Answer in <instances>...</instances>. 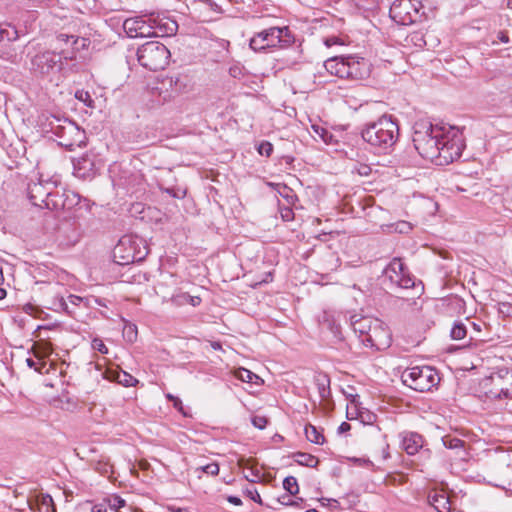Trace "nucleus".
Instances as JSON below:
<instances>
[{
	"label": "nucleus",
	"mask_w": 512,
	"mask_h": 512,
	"mask_svg": "<svg viewBox=\"0 0 512 512\" xmlns=\"http://www.w3.org/2000/svg\"><path fill=\"white\" fill-rule=\"evenodd\" d=\"M413 144L421 157L439 166L457 160L465 146L458 130L424 120L415 123Z\"/></svg>",
	"instance_id": "nucleus-1"
},
{
	"label": "nucleus",
	"mask_w": 512,
	"mask_h": 512,
	"mask_svg": "<svg viewBox=\"0 0 512 512\" xmlns=\"http://www.w3.org/2000/svg\"><path fill=\"white\" fill-rule=\"evenodd\" d=\"M361 137L375 153H388L399 137L397 120L391 115H382L376 121L363 125Z\"/></svg>",
	"instance_id": "nucleus-2"
},
{
	"label": "nucleus",
	"mask_w": 512,
	"mask_h": 512,
	"mask_svg": "<svg viewBox=\"0 0 512 512\" xmlns=\"http://www.w3.org/2000/svg\"><path fill=\"white\" fill-rule=\"evenodd\" d=\"M42 125L45 132L52 133L58 139L60 146L70 151L84 144L85 131L67 118L50 115Z\"/></svg>",
	"instance_id": "nucleus-3"
},
{
	"label": "nucleus",
	"mask_w": 512,
	"mask_h": 512,
	"mask_svg": "<svg viewBox=\"0 0 512 512\" xmlns=\"http://www.w3.org/2000/svg\"><path fill=\"white\" fill-rule=\"evenodd\" d=\"M351 325L355 333L362 338L366 346L382 349L390 345V334L384 323L377 318L368 316L351 317Z\"/></svg>",
	"instance_id": "nucleus-4"
},
{
	"label": "nucleus",
	"mask_w": 512,
	"mask_h": 512,
	"mask_svg": "<svg viewBox=\"0 0 512 512\" xmlns=\"http://www.w3.org/2000/svg\"><path fill=\"white\" fill-rule=\"evenodd\" d=\"M401 381L417 392H428L439 384L440 377L431 366H414L406 368L401 373Z\"/></svg>",
	"instance_id": "nucleus-5"
},
{
	"label": "nucleus",
	"mask_w": 512,
	"mask_h": 512,
	"mask_svg": "<svg viewBox=\"0 0 512 512\" xmlns=\"http://www.w3.org/2000/svg\"><path fill=\"white\" fill-rule=\"evenodd\" d=\"M139 63L148 70L164 69L168 64L170 52L167 47L158 41H149L137 50Z\"/></svg>",
	"instance_id": "nucleus-6"
},
{
	"label": "nucleus",
	"mask_w": 512,
	"mask_h": 512,
	"mask_svg": "<svg viewBox=\"0 0 512 512\" xmlns=\"http://www.w3.org/2000/svg\"><path fill=\"white\" fill-rule=\"evenodd\" d=\"M485 394L490 399L512 398V369L501 368L482 381Z\"/></svg>",
	"instance_id": "nucleus-7"
},
{
	"label": "nucleus",
	"mask_w": 512,
	"mask_h": 512,
	"mask_svg": "<svg viewBox=\"0 0 512 512\" xmlns=\"http://www.w3.org/2000/svg\"><path fill=\"white\" fill-rule=\"evenodd\" d=\"M142 244L143 241L140 238L123 236L114 248V258L119 259L117 262L121 265L139 262L147 255L146 247L141 248Z\"/></svg>",
	"instance_id": "nucleus-8"
},
{
	"label": "nucleus",
	"mask_w": 512,
	"mask_h": 512,
	"mask_svg": "<svg viewBox=\"0 0 512 512\" xmlns=\"http://www.w3.org/2000/svg\"><path fill=\"white\" fill-rule=\"evenodd\" d=\"M401 289H410L415 286V279L409 273L400 258H393L383 271V283Z\"/></svg>",
	"instance_id": "nucleus-9"
},
{
	"label": "nucleus",
	"mask_w": 512,
	"mask_h": 512,
	"mask_svg": "<svg viewBox=\"0 0 512 512\" xmlns=\"http://www.w3.org/2000/svg\"><path fill=\"white\" fill-rule=\"evenodd\" d=\"M422 8L418 0H395L390 7V17L401 25H409L417 20Z\"/></svg>",
	"instance_id": "nucleus-10"
},
{
	"label": "nucleus",
	"mask_w": 512,
	"mask_h": 512,
	"mask_svg": "<svg viewBox=\"0 0 512 512\" xmlns=\"http://www.w3.org/2000/svg\"><path fill=\"white\" fill-rule=\"evenodd\" d=\"M56 188V182L52 180H43L41 178L37 181L31 180L27 186V195L30 202L34 206L45 207L46 202L52 189Z\"/></svg>",
	"instance_id": "nucleus-11"
},
{
	"label": "nucleus",
	"mask_w": 512,
	"mask_h": 512,
	"mask_svg": "<svg viewBox=\"0 0 512 512\" xmlns=\"http://www.w3.org/2000/svg\"><path fill=\"white\" fill-rule=\"evenodd\" d=\"M123 29L130 38H144L158 35L157 31H155L152 19L149 18L146 20L144 17L140 16L126 19L123 22Z\"/></svg>",
	"instance_id": "nucleus-12"
},
{
	"label": "nucleus",
	"mask_w": 512,
	"mask_h": 512,
	"mask_svg": "<svg viewBox=\"0 0 512 512\" xmlns=\"http://www.w3.org/2000/svg\"><path fill=\"white\" fill-rule=\"evenodd\" d=\"M261 37L269 48L279 47L286 48L292 45L295 37L290 29L285 27H270L259 32Z\"/></svg>",
	"instance_id": "nucleus-13"
},
{
	"label": "nucleus",
	"mask_w": 512,
	"mask_h": 512,
	"mask_svg": "<svg viewBox=\"0 0 512 512\" xmlns=\"http://www.w3.org/2000/svg\"><path fill=\"white\" fill-rule=\"evenodd\" d=\"M61 59V55L52 51L39 53L32 59V70L43 75L49 74L55 69H60Z\"/></svg>",
	"instance_id": "nucleus-14"
},
{
	"label": "nucleus",
	"mask_w": 512,
	"mask_h": 512,
	"mask_svg": "<svg viewBox=\"0 0 512 512\" xmlns=\"http://www.w3.org/2000/svg\"><path fill=\"white\" fill-rule=\"evenodd\" d=\"M74 175L86 179L93 177L97 170L96 156L86 153L73 161Z\"/></svg>",
	"instance_id": "nucleus-15"
},
{
	"label": "nucleus",
	"mask_w": 512,
	"mask_h": 512,
	"mask_svg": "<svg viewBox=\"0 0 512 512\" xmlns=\"http://www.w3.org/2000/svg\"><path fill=\"white\" fill-rule=\"evenodd\" d=\"M370 74V64L364 58L347 56V79L362 80Z\"/></svg>",
	"instance_id": "nucleus-16"
},
{
	"label": "nucleus",
	"mask_w": 512,
	"mask_h": 512,
	"mask_svg": "<svg viewBox=\"0 0 512 512\" xmlns=\"http://www.w3.org/2000/svg\"><path fill=\"white\" fill-rule=\"evenodd\" d=\"M401 439L402 448L409 455H415L423 447V437L416 432H404Z\"/></svg>",
	"instance_id": "nucleus-17"
},
{
	"label": "nucleus",
	"mask_w": 512,
	"mask_h": 512,
	"mask_svg": "<svg viewBox=\"0 0 512 512\" xmlns=\"http://www.w3.org/2000/svg\"><path fill=\"white\" fill-rule=\"evenodd\" d=\"M324 67L332 75L347 79V56H336L324 62Z\"/></svg>",
	"instance_id": "nucleus-18"
},
{
	"label": "nucleus",
	"mask_w": 512,
	"mask_h": 512,
	"mask_svg": "<svg viewBox=\"0 0 512 512\" xmlns=\"http://www.w3.org/2000/svg\"><path fill=\"white\" fill-rule=\"evenodd\" d=\"M324 67L332 75L347 79V56H336L324 62Z\"/></svg>",
	"instance_id": "nucleus-19"
},
{
	"label": "nucleus",
	"mask_w": 512,
	"mask_h": 512,
	"mask_svg": "<svg viewBox=\"0 0 512 512\" xmlns=\"http://www.w3.org/2000/svg\"><path fill=\"white\" fill-rule=\"evenodd\" d=\"M163 86H168L171 89V93L179 94L185 92L188 88L187 76L181 74L171 75L166 77L162 81Z\"/></svg>",
	"instance_id": "nucleus-20"
},
{
	"label": "nucleus",
	"mask_w": 512,
	"mask_h": 512,
	"mask_svg": "<svg viewBox=\"0 0 512 512\" xmlns=\"http://www.w3.org/2000/svg\"><path fill=\"white\" fill-rule=\"evenodd\" d=\"M66 192V189L60 191L57 187L52 189L48 201L46 202V208L56 211L62 210L63 207H65Z\"/></svg>",
	"instance_id": "nucleus-21"
},
{
	"label": "nucleus",
	"mask_w": 512,
	"mask_h": 512,
	"mask_svg": "<svg viewBox=\"0 0 512 512\" xmlns=\"http://www.w3.org/2000/svg\"><path fill=\"white\" fill-rule=\"evenodd\" d=\"M107 373L108 379L125 387L135 386L138 383V380L135 377L122 370H110Z\"/></svg>",
	"instance_id": "nucleus-22"
},
{
	"label": "nucleus",
	"mask_w": 512,
	"mask_h": 512,
	"mask_svg": "<svg viewBox=\"0 0 512 512\" xmlns=\"http://www.w3.org/2000/svg\"><path fill=\"white\" fill-rule=\"evenodd\" d=\"M428 499L429 503L438 512H450V500L446 494L442 492H434L433 494H429Z\"/></svg>",
	"instance_id": "nucleus-23"
},
{
	"label": "nucleus",
	"mask_w": 512,
	"mask_h": 512,
	"mask_svg": "<svg viewBox=\"0 0 512 512\" xmlns=\"http://www.w3.org/2000/svg\"><path fill=\"white\" fill-rule=\"evenodd\" d=\"M152 23L155 26V31L158 33L157 36L174 35L178 29L177 23L171 20L165 22H162V20L159 22L152 20Z\"/></svg>",
	"instance_id": "nucleus-24"
},
{
	"label": "nucleus",
	"mask_w": 512,
	"mask_h": 512,
	"mask_svg": "<svg viewBox=\"0 0 512 512\" xmlns=\"http://www.w3.org/2000/svg\"><path fill=\"white\" fill-rule=\"evenodd\" d=\"M31 350L36 358L44 359L51 355L53 348L50 342L39 340L33 344Z\"/></svg>",
	"instance_id": "nucleus-25"
},
{
	"label": "nucleus",
	"mask_w": 512,
	"mask_h": 512,
	"mask_svg": "<svg viewBox=\"0 0 512 512\" xmlns=\"http://www.w3.org/2000/svg\"><path fill=\"white\" fill-rule=\"evenodd\" d=\"M255 463L256 461L253 458L241 457L238 459V466L240 468H249L251 470V475H246L245 478L252 483L257 482L260 478V471L254 468Z\"/></svg>",
	"instance_id": "nucleus-26"
},
{
	"label": "nucleus",
	"mask_w": 512,
	"mask_h": 512,
	"mask_svg": "<svg viewBox=\"0 0 512 512\" xmlns=\"http://www.w3.org/2000/svg\"><path fill=\"white\" fill-rule=\"evenodd\" d=\"M443 444L446 448L457 450L460 458H464L466 456V452L464 449L465 442L459 438L445 436L442 438Z\"/></svg>",
	"instance_id": "nucleus-27"
},
{
	"label": "nucleus",
	"mask_w": 512,
	"mask_h": 512,
	"mask_svg": "<svg viewBox=\"0 0 512 512\" xmlns=\"http://www.w3.org/2000/svg\"><path fill=\"white\" fill-rule=\"evenodd\" d=\"M293 458L299 465L310 468L316 467L319 463L317 457L305 452H296L293 454Z\"/></svg>",
	"instance_id": "nucleus-28"
},
{
	"label": "nucleus",
	"mask_w": 512,
	"mask_h": 512,
	"mask_svg": "<svg viewBox=\"0 0 512 512\" xmlns=\"http://www.w3.org/2000/svg\"><path fill=\"white\" fill-rule=\"evenodd\" d=\"M305 435H306V438L312 442V443H315V444H323L324 443V436L318 431V429L311 425V424H308L306 425L305 427Z\"/></svg>",
	"instance_id": "nucleus-29"
},
{
	"label": "nucleus",
	"mask_w": 512,
	"mask_h": 512,
	"mask_svg": "<svg viewBox=\"0 0 512 512\" xmlns=\"http://www.w3.org/2000/svg\"><path fill=\"white\" fill-rule=\"evenodd\" d=\"M80 203V196L78 193L67 190L65 195V207H63L62 211H71L73 208L78 206Z\"/></svg>",
	"instance_id": "nucleus-30"
},
{
	"label": "nucleus",
	"mask_w": 512,
	"mask_h": 512,
	"mask_svg": "<svg viewBox=\"0 0 512 512\" xmlns=\"http://www.w3.org/2000/svg\"><path fill=\"white\" fill-rule=\"evenodd\" d=\"M283 488L292 496H295L299 492V486L297 479L294 476H287L283 480Z\"/></svg>",
	"instance_id": "nucleus-31"
},
{
	"label": "nucleus",
	"mask_w": 512,
	"mask_h": 512,
	"mask_svg": "<svg viewBox=\"0 0 512 512\" xmlns=\"http://www.w3.org/2000/svg\"><path fill=\"white\" fill-rule=\"evenodd\" d=\"M466 334V326L462 322H455L450 332L451 338L454 340H462L465 338Z\"/></svg>",
	"instance_id": "nucleus-32"
},
{
	"label": "nucleus",
	"mask_w": 512,
	"mask_h": 512,
	"mask_svg": "<svg viewBox=\"0 0 512 512\" xmlns=\"http://www.w3.org/2000/svg\"><path fill=\"white\" fill-rule=\"evenodd\" d=\"M249 46L256 52L265 51L267 48H269L266 46V43L259 32L250 39Z\"/></svg>",
	"instance_id": "nucleus-33"
},
{
	"label": "nucleus",
	"mask_w": 512,
	"mask_h": 512,
	"mask_svg": "<svg viewBox=\"0 0 512 512\" xmlns=\"http://www.w3.org/2000/svg\"><path fill=\"white\" fill-rule=\"evenodd\" d=\"M312 129L314 134L318 136L324 143H331L333 135L328 130L318 125H313Z\"/></svg>",
	"instance_id": "nucleus-34"
},
{
	"label": "nucleus",
	"mask_w": 512,
	"mask_h": 512,
	"mask_svg": "<svg viewBox=\"0 0 512 512\" xmlns=\"http://www.w3.org/2000/svg\"><path fill=\"white\" fill-rule=\"evenodd\" d=\"M329 383L330 380L326 375L318 379L319 394L322 398H325L329 394Z\"/></svg>",
	"instance_id": "nucleus-35"
},
{
	"label": "nucleus",
	"mask_w": 512,
	"mask_h": 512,
	"mask_svg": "<svg viewBox=\"0 0 512 512\" xmlns=\"http://www.w3.org/2000/svg\"><path fill=\"white\" fill-rule=\"evenodd\" d=\"M240 380L248 383H253L254 380H258L259 377L248 369L242 368L238 373Z\"/></svg>",
	"instance_id": "nucleus-36"
},
{
	"label": "nucleus",
	"mask_w": 512,
	"mask_h": 512,
	"mask_svg": "<svg viewBox=\"0 0 512 512\" xmlns=\"http://www.w3.org/2000/svg\"><path fill=\"white\" fill-rule=\"evenodd\" d=\"M124 337L129 342H134L137 339V327L134 324L126 325L123 331Z\"/></svg>",
	"instance_id": "nucleus-37"
},
{
	"label": "nucleus",
	"mask_w": 512,
	"mask_h": 512,
	"mask_svg": "<svg viewBox=\"0 0 512 512\" xmlns=\"http://www.w3.org/2000/svg\"><path fill=\"white\" fill-rule=\"evenodd\" d=\"M257 151L260 155L269 157L273 152V145L268 141H262L258 145Z\"/></svg>",
	"instance_id": "nucleus-38"
},
{
	"label": "nucleus",
	"mask_w": 512,
	"mask_h": 512,
	"mask_svg": "<svg viewBox=\"0 0 512 512\" xmlns=\"http://www.w3.org/2000/svg\"><path fill=\"white\" fill-rule=\"evenodd\" d=\"M498 311L505 317H512V304L509 302H499Z\"/></svg>",
	"instance_id": "nucleus-39"
},
{
	"label": "nucleus",
	"mask_w": 512,
	"mask_h": 512,
	"mask_svg": "<svg viewBox=\"0 0 512 512\" xmlns=\"http://www.w3.org/2000/svg\"><path fill=\"white\" fill-rule=\"evenodd\" d=\"M91 346H92V349L95 350V351H98L102 354H107L108 353V348L107 346L104 344V342L99 339V338H94L92 340V343H91Z\"/></svg>",
	"instance_id": "nucleus-40"
},
{
	"label": "nucleus",
	"mask_w": 512,
	"mask_h": 512,
	"mask_svg": "<svg viewBox=\"0 0 512 512\" xmlns=\"http://www.w3.org/2000/svg\"><path fill=\"white\" fill-rule=\"evenodd\" d=\"M190 295L187 293H178L176 295H172L170 300L176 305H183L188 303Z\"/></svg>",
	"instance_id": "nucleus-41"
},
{
	"label": "nucleus",
	"mask_w": 512,
	"mask_h": 512,
	"mask_svg": "<svg viewBox=\"0 0 512 512\" xmlns=\"http://www.w3.org/2000/svg\"><path fill=\"white\" fill-rule=\"evenodd\" d=\"M394 230L398 233L404 234L411 231L412 226L409 222L406 221H400L393 225Z\"/></svg>",
	"instance_id": "nucleus-42"
},
{
	"label": "nucleus",
	"mask_w": 512,
	"mask_h": 512,
	"mask_svg": "<svg viewBox=\"0 0 512 512\" xmlns=\"http://www.w3.org/2000/svg\"><path fill=\"white\" fill-rule=\"evenodd\" d=\"M244 493L247 497H249L254 502H256L258 504H262V499H261L260 494L258 493L256 488H254V487L247 488V489H245Z\"/></svg>",
	"instance_id": "nucleus-43"
},
{
	"label": "nucleus",
	"mask_w": 512,
	"mask_h": 512,
	"mask_svg": "<svg viewBox=\"0 0 512 512\" xmlns=\"http://www.w3.org/2000/svg\"><path fill=\"white\" fill-rule=\"evenodd\" d=\"M202 471L206 474L216 476L219 473V465L215 462L209 463L202 467Z\"/></svg>",
	"instance_id": "nucleus-44"
},
{
	"label": "nucleus",
	"mask_w": 512,
	"mask_h": 512,
	"mask_svg": "<svg viewBox=\"0 0 512 512\" xmlns=\"http://www.w3.org/2000/svg\"><path fill=\"white\" fill-rule=\"evenodd\" d=\"M268 423V420L264 416H254L252 418V424L258 429H264Z\"/></svg>",
	"instance_id": "nucleus-45"
},
{
	"label": "nucleus",
	"mask_w": 512,
	"mask_h": 512,
	"mask_svg": "<svg viewBox=\"0 0 512 512\" xmlns=\"http://www.w3.org/2000/svg\"><path fill=\"white\" fill-rule=\"evenodd\" d=\"M42 506L46 507V512H49L50 510H51V512H55V507L53 505V499L50 495L43 496Z\"/></svg>",
	"instance_id": "nucleus-46"
},
{
	"label": "nucleus",
	"mask_w": 512,
	"mask_h": 512,
	"mask_svg": "<svg viewBox=\"0 0 512 512\" xmlns=\"http://www.w3.org/2000/svg\"><path fill=\"white\" fill-rule=\"evenodd\" d=\"M26 363L29 368H32L39 373H41L42 368L45 367V363L38 365L32 358H27Z\"/></svg>",
	"instance_id": "nucleus-47"
},
{
	"label": "nucleus",
	"mask_w": 512,
	"mask_h": 512,
	"mask_svg": "<svg viewBox=\"0 0 512 512\" xmlns=\"http://www.w3.org/2000/svg\"><path fill=\"white\" fill-rule=\"evenodd\" d=\"M75 97L78 100L83 101V102H86L87 100L92 101L91 98H90L89 93L87 91H84V90H78L75 93Z\"/></svg>",
	"instance_id": "nucleus-48"
},
{
	"label": "nucleus",
	"mask_w": 512,
	"mask_h": 512,
	"mask_svg": "<svg viewBox=\"0 0 512 512\" xmlns=\"http://www.w3.org/2000/svg\"><path fill=\"white\" fill-rule=\"evenodd\" d=\"M290 494L289 495H283L281 496L278 501L282 504V505H285V506H293L296 504V501L292 500L290 498Z\"/></svg>",
	"instance_id": "nucleus-49"
},
{
	"label": "nucleus",
	"mask_w": 512,
	"mask_h": 512,
	"mask_svg": "<svg viewBox=\"0 0 512 512\" xmlns=\"http://www.w3.org/2000/svg\"><path fill=\"white\" fill-rule=\"evenodd\" d=\"M207 7H209L214 12H220L221 9L218 6L217 3H215L213 0H201Z\"/></svg>",
	"instance_id": "nucleus-50"
},
{
	"label": "nucleus",
	"mask_w": 512,
	"mask_h": 512,
	"mask_svg": "<svg viewBox=\"0 0 512 512\" xmlns=\"http://www.w3.org/2000/svg\"><path fill=\"white\" fill-rule=\"evenodd\" d=\"M229 74L234 78H239L242 75V70L237 66H233L229 69Z\"/></svg>",
	"instance_id": "nucleus-51"
},
{
	"label": "nucleus",
	"mask_w": 512,
	"mask_h": 512,
	"mask_svg": "<svg viewBox=\"0 0 512 512\" xmlns=\"http://www.w3.org/2000/svg\"><path fill=\"white\" fill-rule=\"evenodd\" d=\"M371 172V168L368 165H360L358 173L362 176H368Z\"/></svg>",
	"instance_id": "nucleus-52"
},
{
	"label": "nucleus",
	"mask_w": 512,
	"mask_h": 512,
	"mask_svg": "<svg viewBox=\"0 0 512 512\" xmlns=\"http://www.w3.org/2000/svg\"><path fill=\"white\" fill-rule=\"evenodd\" d=\"M497 39L503 43H508L509 42V37H508V34L504 31H499L498 34H497Z\"/></svg>",
	"instance_id": "nucleus-53"
},
{
	"label": "nucleus",
	"mask_w": 512,
	"mask_h": 512,
	"mask_svg": "<svg viewBox=\"0 0 512 512\" xmlns=\"http://www.w3.org/2000/svg\"><path fill=\"white\" fill-rule=\"evenodd\" d=\"M227 501L233 505H236V506H239L242 504V501L239 497L237 496H228L227 497Z\"/></svg>",
	"instance_id": "nucleus-54"
},
{
	"label": "nucleus",
	"mask_w": 512,
	"mask_h": 512,
	"mask_svg": "<svg viewBox=\"0 0 512 512\" xmlns=\"http://www.w3.org/2000/svg\"><path fill=\"white\" fill-rule=\"evenodd\" d=\"M70 38H74V36L68 35L66 33H59L57 35V40L60 42H68Z\"/></svg>",
	"instance_id": "nucleus-55"
},
{
	"label": "nucleus",
	"mask_w": 512,
	"mask_h": 512,
	"mask_svg": "<svg viewBox=\"0 0 512 512\" xmlns=\"http://www.w3.org/2000/svg\"><path fill=\"white\" fill-rule=\"evenodd\" d=\"M351 429V425L347 422H342L340 424V426L338 427V432L339 433H344V432H347Z\"/></svg>",
	"instance_id": "nucleus-56"
},
{
	"label": "nucleus",
	"mask_w": 512,
	"mask_h": 512,
	"mask_svg": "<svg viewBox=\"0 0 512 512\" xmlns=\"http://www.w3.org/2000/svg\"><path fill=\"white\" fill-rule=\"evenodd\" d=\"M114 506L117 507V508L125 506V500H123L119 496H115L114 497Z\"/></svg>",
	"instance_id": "nucleus-57"
},
{
	"label": "nucleus",
	"mask_w": 512,
	"mask_h": 512,
	"mask_svg": "<svg viewBox=\"0 0 512 512\" xmlns=\"http://www.w3.org/2000/svg\"><path fill=\"white\" fill-rule=\"evenodd\" d=\"M92 512H107V510L103 505H94L92 507Z\"/></svg>",
	"instance_id": "nucleus-58"
},
{
	"label": "nucleus",
	"mask_w": 512,
	"mask_h": 512,
	"mask_svg": "<svg viewBox=\"0 0 512 512\" xmlns=\"http://www.w3.org/2000/svg\"><path fill=\"white\" fill-rule=\"evenodd\" d=\"M200 301H201V299L199 297L190 296L188 303H190L193 306H196L200 303Z\"/></svg>",
	"instance_id": "nucleus-59"
},
{
	"label": "nucleus",
	"mask_w": 512,
	"mask_h": 512,
	"mask_svg": "<svg viewBox=\"0 0 512 512\" xmlns=\"http://www.w3.org/2000/svg\"><path fill=\"white\" fill-rule=\"evenodd\" d=\"M361 417L363 418V421H366L367 423H372L376 416L374 414L368 413L366 418H364L362 415Z\"/></svg>",
	"instance_id": "nucleus-60"
},
{
	"label": "nucleus",
	"mask_w": 512,
	"mask_h": 512,
	"mask_svg": "<svg viewBox=\"0 0 512 512\" xmlns=\"http://www.w3.org/2000/svg\"><path fill=\"white\" fill-rule=\"evenodd\" d=\"M68 299L72 304H77V302L81 301V298L76 295H69Z\"/></svg>",
	"instance_id": "nucleus-61"
},
{
	"label": "nucleus",
	"mask_w": 512,
	"mask_h": 512,
	"mask_svg": "<svg viewBox=\"0 0 512 512\" xmlns=\"http://www.w3.org/2000/svg\"><path fill=\"white\" fill-rule=\"evenodd\" d=\"M60 307H61V309H63L67 313H70L69 310H68V305H67V303H66V301L64 299H61Z\"/></svg>",
	"instance_id": "nucleus-62"
},
{
	"label": "nucleus",
	"mask_w": 512,
	"mask_h": 512,
	"mask_svg": "<svg viewBox=\"0 0 512 512\" xmlns=\"http://www.w3.org/2000/svg\"><path fill=\"white\" fill-rule=\"evenodd\" d=\"M167 398L171 401H175L176 403H179L180 405L182 404V401L178 398V397H175L171 394H168L167 395Z\"/></svg>",
	"instance_id": "nucleus-63"
},
{
	"label": "nucleus",
	"mask_w": 512,
	"mask_h": 512,
	"mask_svg": "<svg viewBox=\"0 0 512 512\" xmlns=\"http://www.w3.org/2000/svg\"><path fill=\"white\" fill-rule=\"evenodd\" d=\"M292 210L291 209H286V212L284 214H282V217L286 220H289L290 219V216L292 215Z\"/></svg>",
	"instance_id": "nucleus-64"
}]
</instances>
